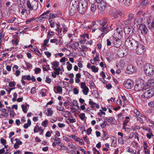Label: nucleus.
I'll use <instances>...</instances> for the list:
<instances>
[{"instance_id": "nucleus-53", "label": "nucleus", "mask_w": 154, "mask_h": 154, "mask_svg": "<svg viewBox=\"0 0 154 154\" xmlns=\"http://www.w3.org/2000/svg\"><path fill=\"white\" fill-rule=\"evenodd\" d=\"M136 62L137 64H141L142 62V58L141 57H138L136 59Z\"/></svg>"}, {"instance_id": "nucleus-58", "label": "nucleus", "mask_w": 154, "mask_h": 154, "mask_svg": "<svg viewBox=\"0 0 154 154\" xmlns=\"http://www.w3.org/2000/svg\"><path fill=\"white\" fill-rule=\"evenodd\" d=\"M92 150L94 154H100L99 151L95 148H93Z\"/></svg>"}, {"instance_id": "nucleus-22", "label": "nucleus", "mask_w": 154, "mask_h": 154, "mask_svg": "<svg viewBox=\"0 0 154 154\" xmlns=\"http://www.w3.org/2000/svg\"><path fill=\"white\" fill-rule=\"evenodd\" d=\"M50 11H48L46 12L43 13L38 18V19H45L47 18L48 17V14L50 13Z\"/></svg>"}, {"instance_id": "nucleus-38", "label": "nucleus", "mask_w": 154, "mask_h": 154, "mask_svg": "<svg viewBox=\"0 0 154 154\" xmlns=\"http://www.w3.org/2000/svg\"><path fill=\"white\" fill-rule=\"evenodd\" d=\"M59 17L58 14L53 13H51L49 14V19H51L52 18H55Z\"/></svg>"}, {"instance_id": "nucleus-55", "label": "nucleus", "mask_w": 154, "mask_h": 154, "mask_svg": "<svg viewBox=\"0 0 154 154\" xmlns=\"http://www.w3.org/2000/svg\"><path fill=\"white\" fill-rule=\"evenodd\" d=\"M34 71L35 74H38L41 72V69L40 68L37 67L35 68Z\"/></svg>"}, {"instance_id": "nucleus-2", "label": "nucleus", "mask_w": 154, "mask_h": 154, "mask_svg": "<svg viewBox=\"0 0 154 154\" xmlns=\"http://www.w3.org/2000/svg\"><path fill=\"white\" fill-rule=\"evenodd\" d=\"M143 71L147 76L151 77L154 74V66L150 64H147L144 66Z\"/></svg>"}, {"instance_id": "nucleus-33", "label": "nucleus", "mask_w": 154, "mask_h": 154, "mask_svg": "<svg viewBox=\"0 0 154 154\" xmlns=\"http://www.w3.org/2000/svg\"><path fill=\"white\" fill-rule=\"evenodd\" d=\"M68 146L69 148L75 150L77 149L76 146L73 144L71 142H69L68 143Z\"/></svg>"}, {"instance_id": "nucleus-62", "label": "nucleus", "mask_w": 154, "mask_h": 154, "mask_svg": "<svg viewBox=\"0 0 154 154\" xmlns=\"http://www.w3.org/2000/svg\"><path fill=\"white\" fill-rule=\"evenodd\" d=\"M16 18V17H13L11 19L8 20V23H13Z\"/></svg>"}, {"instance_id": "nucleus-45", "label": "nucleus", "mask_w": 154, "mask_h": 154, "mask_svg": "<svg viewBox=\"0 0 154 154\" xmlns=\"http://www.w3.org/2000/svg\"><path fill=\"white\" fill-rule=\"evenodd\" d=\"M69 137L72 138L75 141L78 142L79 138L75 135H72L69 136Z\"/></svg>"}, {"instance_id": "nucleus-50", "label": "nucleus", "mask_w": 154, "mask_h": 154, "mask_svg": "<svg viewBox=\"0 0 154 154\" xmlns=\"http://www.w3.org/2000/svg\"><path fill=\"white\" fill-rule=\"evenodd\" d=\"M148 27L149 29L153 28L154 29V20H153L152 23L150 24L149 23H148Z\"/></svg>"}, {"instance_id": "nucleus-6", "label": "nucleus", "mask_w": 154, "mask_h": 154, "mask_svg": "<svg viewBox=\"0 0 154 154\" xmlns=\"http://www.w3.org/2000/svg\"><path fill=\"white\" fill-rule=\"evenodd\" d=\"M77 4L76 2H70L69 8V12L70 14L72 15L76 12Z\"/></svg>"}, {"instance_id": "nucleus-9", "label": "nucleus", "mask_w": 154, "mask_h": 154, "mask_svg": "<svg viewBox=\"0 0 154 154\" xmlns=\"http://www.w3.org/2000/svg\"><path fill=\"white\" fill-rule=\"evenodd\" d=\"M123 85L125 88L131 89L134 86L133 82L132 80L128 79L124 82Z\"/></svg>"}, {"instance_id": "nucleus-41", "label": "nucleus", "mask_w": 154, "mask_h": 154, "mask_svg": "<svg viewBox=\"0 0 154 154\" xmlns=\"http://www.w3.org/2000/svg\"><path fill=\"white\" fill-rule=\"evenodd\" d=\"M54 35V32L53 31L48 32L47 35V37L48 38L50 39Z\"/></svg>"}, {"instance_id": "nucleus-29", "label": "nucleus", "mask_w": 154, "mask_h": 154, "mask_svg": "<svg viewBox=\"0 0 154 154\" xmlns=\"http://www.w3.org/2000/svg\"><path fill=\"white\" fill-rule=\"evenodd\" d=\"M105 120L110 124H113L115 123V119L112 117H106L105 118Z\"/></svg>"}, {"instance_id": "nucleus-4", "label": "nucleus", "mask_w": 154, "mask_h": 154, "mask_svg": "<svg viewBox=\"0 0 154 154\" xmlns=\"http://www.w3.org/2000/svg\"><path fill=\"white\" fill-rule=\"evenodd\" d=\"M100 24L101 27L99 29L103 32V33L100 37H103L104 35L106 34L109 31V29H111V27L109 26L107 28L106 27L107 26L106 25V23L105 21H101Z\"/></svg>"}, {"instance_id": "nucleus-21", "label": "nucleus", "mask_w": 154, "mask_h": 154, "mask_svg": "<svg viewBox=\"0 0 154 154\" xmlns=\"http://www.w3.org/2000/svg\"><path fill=\"white\" fill-rule=\"evenodd\" d=\"M53 69L55 70V72L57 74V75H59L60 74H62L63 72V71L64 70L63 67H62L61 68H53L52 67Z\"/></svg>"}, {"instance_id": "nucleus-63", "label": "nucleus", "mask_w": 154, "mask_h": 154, "mask_svg": "<svg viewBox=\"0 0 154 154\" xmlns=\"http://www.w3.org/2000/svg\"><path fill=\"white\" fill-rule=\"evenodd\" d=\"M84 140L88 144H89L90 142L88 139V137L87 136H85L83 137Z\"/></svg>"}, {"instance_id": "nucleus-60", "label": "nucleus", "mask_w": 154, "mask_h": 154, "mask_svg": "<svg viewBox=\"0 0 154 154\" xmlns=\"http://www.w3.org/2000/svg\"><path fill=\"white\" fill-rule=\"evenodd\" d=\"M45 81L46 83L50 84L51 82V79L49 77L47 76L46 78Z\"/></svg>"}, {"instance_id": "nucleus-61", "label": "nucleus", "mask_w": 154, "mask_h": 154, "mask_svg": "<svg viewBox=\"0 0 154 154\" xmlns=\"http://www.w3.org/2000/svg\"><path fill=\"white\" fill-rule=\"evenodd\" d=\"M79 45V44L78 42H73L72 44V46L74 48H77L78 47Z\"/></svg>"}, {"instance_id": "nucleus-12", "label": "nucleus", "mask_w": 154, "mask_h": 154, "mask_svg": "<svg viewBox=\"0 0 154 154\" xmlns=\"http://www.w3.org/2000/svg\"><path fill=\"white\" fill-rule=\"evenodd\" d=\"M120 39L121 38L115 37V38L113 40L112 42L114 46L116 47H119L120 45H121L122 42Z\"/></svg>"}, {"instance_id": "nucleus-37", "label": "nucleus", "mask_w": 154, "mask_h": 154, "mask_svg": "<svg viewBox=\"0 0 154 154\" xmlns=\"http://www.w3.org/2000/svg\"><path fill=\"white\" fill-rule=\"evenodd\" d=\"M148 133H147L146 136L149 139L151 138L153 136V135L152 133V131L150 129H149Z\"/></svg>"}, {"instance_id": "nucleus-15", "label": "nucleus", "mask_w": 154, "mask_h": 154, "mask_svg": "<svg viewBox=\"0 0 154 154\" xmlns=\"http://www.w3.org/2000/svg\"><path fill=\"white\" fill-rule=\"evenodd\" d=\"M124 32L125 34L132 35L134 33L133 29L131 26H128L124 29Z\"/></svg>"}, {"instance_id": "nucleus-24", "label": "nucleus", "mask_w": 154, "mask_h": 154, "mask_svg": "<svg viewBox=\"0 0 154 154\" xmlns=\"http://www.w3.org/2000/svg\"><path fill=\"white\" fill-rule=\"evenodd\" d=\"M15 140L16 141V142L14 145V147L15 149H16L19 147V145L22 144V142L17 138H16Z\"/></svg>"}, {"instance_id": "nucleus-10", "label": "nucleus", "mask_w": 154, "mask_h": 154, "mask_svg": "<svg viewBox=\"0 0 154 154\" xmlns=\"http://www.w3.org/2000/svg\"><path fill=\"white\" fill-rule=\"evenodd\" d=\"M124 29L122 28H117L114 31V37L121 38L123 34Z\"/></svg>"}, {"instance_id": "nucleus-36", "label": "nucleus", "mask_w": 154, "mask_h": 154, "mask_svg": "<svg viewBox=\"0 0 154 154\" xmlns=\"http://www.w3.org/2000/svg\"><path fill=\"white\" fill-rule=\"evenodd\" d=\"M123 2L125 5L128 6L131 4V0H123Z\"/></svg>"}, {"instance_id": "nucleus-43", "label": "nucleus", "mask_w": 154, "mask_h": 154, "mask_svg": "<svg viewBox=\"0 0 154 154\" xmlns=\"http://www.w3.org/2000/svg\"><path fill=\"white\" fill-rule=\"evenodd\" d=\"M117 118H118V120H122L124 118V116L122 113H119L116 116Z\"/></svg>"}, {"instance_id": "nucleus-48", "label": "nucleus", "mask_w": 154, "mask_h": 154, "mask_svg": "<svg viewBox=\"0 0 154 154\" xmlns=\"http://www.w3.org/2000/svg\"><path fill=\"white\" fill-rule=\"evenodd\" d=\"M125 63L123 60H121L120 61L119 63L118 64V65H117L116 66H119L121 68H122L124 67V66Z\"/></svg>"}, {"instance_id": "nucleus-57", "label": "nucleus", "mask_w": 154, "mask_h": 154, "mask_svg": "<svg viewBox=\"0 0 154 154\" xmlns=\"http://www.w3.org/2000/svg\"><path fill=\"white\" fill-rule=\"evenodd\" d=\"M105 114H106L105 112L101 110H100V112H98L97 113L98 115L99 116H100V117L101 116L103 115H105Z\"/></svg>"}, {"instance_id": "nucleus-25", "label": "nucleus", "mask_w": 154, "mask_h": 154, "mask_svg": "<svg viewBox=\"0 0 154 154\" xmlns=\"http://www.w3.org/2000/svg\"><path fill=\"white\" fill-rule=\"evenodd\" d=\"M26 5L28 8L31 10H32L33 9H34V7L35 8V10H36L37 8V7L35 8L36 6H35L34 7L33 4H31L30 1H27Z\"/></svg>"}, {"instance_id": "nucleus-13", "label": "nucleus", "mask_w": 154, "mask_h": 154, "mask_svg": "<svg viewBox=\"0 0 154 154\" xmlns=\"http://www.w3.org/2000/svg\"><path fill=\"white\" fill-rule=\"evenodd\" d=\"M33 131L34 133L38 132L39 133V134L43 135L44 134V130L42 127H39L38 125L35 126L34 129Z\"/></svg>"}, {"instance_id": "nucleus-5", "label": "nucleus", "mask_w": 154, "mask_h": 154, "mask_svg": "<svg viewBox=\"0 0 154 154\" xmlns=\"http://www.w3.org/2000/svg\"><path fill=\"white\" fill-rule=\"evenodd\" d=\"M142 19H140L139 20H137V19L135 20L134 23L136 24L138 23V25H137L138 28H139V29L140 31L141 32L144 34H147L148 30L145 25L143 24H140L141 22L142 21Z\"/></svg>"}, {"instance_id": "nucleus-39", "label": "nucleus", "mask_w": 154, "mask_h": 154, "mask_svg": "<svg viewBox=\"0 0 154 154\" xmlns=\"http://www.w3.org/2000/svg\"><path fill=\"white\" fill-rule=\"evenodd\" d=\"M28 106L27 104H23L21 105V107L22 109V110L23 112L25 113H26L27 112V106Z\"/></svg>"}, {"instance_id": "nucleus-34", "label": "nucleus", "mask_w": 154, "mask_h": 154, "mask_svg": "<svg viewBox=\"0 0 154 154\" xmlns=\"http://www.w3.org/2000/svg\"><path fill=\"white\" fill-rule=\"evenodd\" d=\"M103 140H107L109 138L110 136L106 132L103 131Z\"/></svg>"}, {"instance_id": "nucleus-8", "label": "nucleus", "mask_w": 154, "mask_h": 154, "mask_svg": "<svg viewBox=\"0 0 154 154\" xmlns=\"http://www.w3.org/2000/svg\"><path fill=\"white\" fill-rule=\"evenodd\" d=\"M154 95V88H151L143 93L141 95L142 98H150Z\"/></svg>"}, {"instance_id": "nucleus-1", "label": "nucleus", "mask_w": 154, "mask_h": 154, "mask_svg": "<svg viewBox=\"0 0 154 154\" xmlns=\"http://www.w3.org/2000/svg\"><path fill=\"white\" fill-rule=\"evenodd\" d=\"M125 44L128 45L131 50L135 51L137 54L141 55L145 51V47L132 38L129 37L127 38Z\"/></svg>"}, {"instance_id": "nucleus-3", "label": "nucleus", "mask_w": 154, "mask_h": 154, "mask_svg": "<svg viewBox=\"0 0 154 154\" xmlns=\"http://www.w3.org/2000/svg\"><path fill=\"white\" fill-rule=\"evenodd\" d=\"M149 86L142 80L140 83H137L135 86L134 89L136 91H143L148 88Z\"/></svg>"}, {"instance_id": "nucleus-27", "label": "nucleus", "mask_w": 154, "mask_h": 154, "mask_svg": "<svg viewBox=\"0 0 154 154\" xmlns=\"http://www.w3.org/2000/svg\"><path fill=\"white\" fill-rule=\"evenodd\" d=\"M54 142L52 144L54 147H55L57 145H58L60 142L61 140L60 138L55 137L54 139Z\"/></svg>"}, {"instance_id": "nucleus-59", "label": "nucleus", "mask_w": 154, "mask_h": 154, "mask_svg": "<svg viewBox=\"0 0 154 154\" xmlns=\"http://www.w3.org/2000/svg\"><path fill=\"white\" fill-rule=\"evenodd\" d=\"M66 58L65 57H63L60 60V62L61 63H62V65H64L65 64V62L66 61Z\"/></svg>"}, {"instance_id": "nucleus-42", "label": "nucleus", "mask_w": 154, "mask_h": 154, "mask_svg": "<svg viewBox=\"0 0 154 154\" xmlns=\"http://www.w3.org/2000/svg\"><path fill=\"white\" fill-rule=\"evenodd\" d=\"M22 79L24 80H27L29 81L31 80V77L30 75H24L22 76Z\"/></svg>"}, {"instance_id": "nucleus-30", "label": "nucleus", "mask_w": 154, "mask_h": 154, "mask_svg": "<svg viewBox=\"0 0 154 154\" xmlns=\"http://www.w3.org/2000/svg\"><path fill=\"white\" fill-rule=\"evenodd\" d=\"M50 39L48 38L45 39L43 43V45L42 46V48L45 49L46 48L45 47H49L50 45L49 44L48 45L47 44L49 42V40Z\"/></svg>"}, {"instance_id": "nucleus-7", "label": "nucleus", "mask_w": 154, "mask_h": 154, "mask_svg": "<svg viewBox=\"0 0 154 154\" xmlns=\"http://www.w3.org/2000/svg\"><path fill=\"white\" fill-rule=\"evenodd\" d=\"M87 5V3L85 1H81L77 8L79 12L82 14L84 13L86 10Z\"/></svg>"}, {"instance_id": "nucleus-40", "label": "nucleus", "mask_w": 154, "mask_h": 154, "mask_svg": "<svg viewBox=\"0 0 154 154\" xmlns=\"http://www.w3.org/2000/svg\"><path fill=\"white\" fill-rule=\"evenodd\" d=\"M147 84L149 86V88L150 87V85L152 86H154V79H150L148 80Z\"/></svg>"}, {"instance_id": "nucleus-44", "label": "nucleus", "mask_w": 154, "mask_h": 154, "mask_svg": "<svg viewBox=\"0 0 154 154\" xmlns=\"http://www.w3.org/2000/svg\"><path fill=\"white\" fill-rule=\"evenodd\" d=\"M89 88L88 87H87L85 88L82 89V92L85 95H87L88 92H89Z\"/></svg>"}, {"instance_id": "nucleus-46", "label": "nucleus", "mask_w": 154, "mask_h": 154, "mask_svg": "<svg viewBox=\"0 0 154 154\" xmlns=\"http://www.w3.org/2000/svg\"><path fill=\"white\" fill-rule=\"evenodd\" d=\"M91 69L92 71L94 73L97 72L98 71V68L94 66H92Z\"/></svg>"}, {"instance_id": "nucleus-35", "label": "nucleus", "mask_w": 154, "mask_h": 154, "mask_svg": "<svg viewBox=\"0 0 154 154\" xmlns=\"http://www.w3.org/2000/svg\"><path fill=\"white\" fill-rule=\"evenodd\" d=\"M42 67L44 71H48L50 69L49 65L48 64H44L43 65Z\"/></svg>"}, {"instance_id": "nucleus-51", "label": "nucleus", "mask_w": 154, "mask_h": 154, "mask_svg": "<svg viewBox=\"0 0 154 154\" xmlns=\"http://www.w3.org/2000/svg\"><path fill=\"white\" fill-rule=\"evenodd\" d=\"M46 91L45 89H42L40 91V94L42 97H45L46 95Z\"/></svg>"}, {"instance_id": "nucleus-26", "label": "nucleus", "mask_w": 154, "mask_h": 154, "mask_svg": "<svg viewBox=\"0 0 154 154\" xmlns=\"http://www.w3.org/2000/svg\"><path fill=\"white\" fill-rule=\"evenodd\" d=\"M67 120L68 121H67L66 122L68 124H69V123H74L76 122V119L75 118H74L72 115H71L69 117V118L67 119Z\"/></svg>"}, {"instance_id": "nucleus-11", "label": "nucleus", "mask_w": 154, "mask_h": 154, "mask_svg": "<svg viewBox=\"0 0 154 154\" xmlns=\"http://www.w3.org/2000/svg\"><path fill=\"white\" fill-rule=\"evenodd\" d=\"M135 72V67L131 65H128L125 70L126 73L128 74H131Z\"/></svg>"}, {"instance_id": "nucleus-56", "label": "nucleus", "mask_w": 154, "mask_h": 154, "mask_svg": "<svg viewBox=\"0 0 154 154\" xmlns=\"http://www.w3.org/2000/svg\"><path fill=\"white\" fill-rule=\"evenodd\" d=\"M79 116L80 119L82 120H84L85 118V115L84 113H81Z\"/></svg>"}, {"instance_id": "nucleus-17", "label": "nucleus", "mask_w": 154, "mask_h": 154, "mask_svg": "<svg viewBox=\"0 0 154 154\" xmlns=\"http://www.w3.org/2000/svg\"><path fill=\"white\" fill-rule=\"evenodd\" d=\"M81 40L80 41L81 44H84L87 40V38H88L89 35L87 34L81 35Z\"/></svg>"}, {"instance_id": "nucleus-16", "label": "nucleus", "mask_w": 154, "mask_h": 154, "mask_svg": "<svg viewBox=\"0 0 154 154\" xmlns=\"http://www.w3.org/2000/svg\"><path fill=\"white\" fill-rule=\"evenodd\" d=\"M98 3V7L99 10H103L105 9L106 4L104 1Z\"/></svg>"}, {"instance_id": "nucleus-28", "label": "nucleus", "mask_w": 154, "mask_h": 154, "mask_svg": "<svg viewBox=\"0 0 154 154\" xmlns=\"http://www.w3.org/2000/svg\"><path fill=\"white\" fill-rule=\"evenodd\" d=\"M54 90L55 93L61 94L62 92V89L61 87H54Z\"/></svg>"}, {"instance_id": "nucleus-23", "label": "nucleus", "mask_w": 154, "mask_h": 154, "mask_svg": "<svg viewBox=\"0 0 154 154\" xmlns=\"http://www.w3.org/2000/svg\"><path fill=\"white\" fill-rule=\"evenodd\" d=\"M118 135L121 136V137L119 138L118 142L121 144H124L125 143V141L122 138L123 136V133L121 132H119L118 133Z\"/></svg>"}, {"instance_id": "nucleus-19", "label": "nucleus", "mask_w": 154, "mask_h": 154, "mask_svg": "<svg viewBox=\"0 0 154 154\" xmlns=\"http://www.w3.org/2000/svg\"><path fill=\"white\" fill-rule=\"evenodd\" d=\"M134 20L133 14H130L128 15V20L125 21L124 23L126 25L130 24Z\"/></svg>"}, {"instance_id": "nucleus-31", "label": "nucleus", "mask_w": 154, "mask_h": 154, "mask_svg": "<svg viewBox=\"0 0 154 154\" xmlns=\"http://www.w3.org/2000/svg\"><path fill=\"white\" fill-rule=\"evenodd\" d=\"M111 138L112 140L111 146L115 147L116 146V137L114 136L111 137Z\"/></svg>"}, {"instance_id": "nucleus-64", "label": "nucleus", "mask_w": 154, "mask_h": 154, "mask_svg": "<svg viewBox=\"0 0 154 154\" xmlns=\"http://www.w3.org/2000/svg\"><path fill=\"white\" fill-rule=\"evenodd\" d=\"M107 124V122L106 121H104L102 124L100 125V126L102 128H105Z\"/></svg>"}, {"instance_id": "nucleus-20", "label": "nucleus", "mask_w": 154, "mask_h": 154, "mask_svg": "<svg viewBox=\"0 0 154 154\" xmlns=\"http://www.w3.org/2000/svg\"><path fill=\"white\" fill-rule=\"evenodd\" d=\"M143 144L144 145L143 149L144 150V153L146 154H149L150 151L148 148L149 146L148 145L147 142L146 141L143 142Z\"/></svg>"}, {"instance_id": "nucleus-14", "label": "nucleus", "mask_w": 154, "mask_h": 154, "mask_svg": "<svg viewBox=\"0 0 154 154\" xmlns=\"http://www.w3.org/2000/svg\"><path fill=\"white\" fill-rule=\"evenodd\" d=\"M100 55L99 54H97L95 57L94 59L91 60V63L94 65H97L100 60L99 59Z\"/></svg>"}, {"instance_id": "nucleus-54", "label": "nucleus", "mask_w": 154, "mask_h": 154, "mask_svg": "<svg viewBox=\"0 0 154 154\" xmlns=\"http://www.w3.org/2000/svg\"><path fill=\"white\" fill-rule=\"evenodd\" d=\"M49 21L50 22V25L51 28H54L55 26L53 20L51 19H49Z\"/></svg>"}, {"instance_id": "nucleus-49", "label": "nucleus", "mask_w": 154, "mask_h": 154, "mask_svg": "<svg viewBox=\"0 0 154 154\" xmlns=\"http://www.w3.org/2000/svg\"><path fill=\"white\" fill-rule=\"evenodd\" d=\"M48 120L47 119H46L45 121H44L42 122V125L44 128H45L47 127V125L48 124Z\"/></svg>"}, {"instance_id": "nucleus-52", "label": "nucleus", "mask_w": 154, "mask_h": 154, "mask_svg": "<svg viewBox=\"0 0 154 154\" xmlns=\"http://www.w3.org/2000/svg\"><path fill=\"white\" fill-rule=\"evenodd\" d=\"M24 62H25V65L27 66L28 69H31L32 66V65L29 63L26 62L25 61Z\"/></svg>"}, {"instance_id": "nucleus-18", "label": "nucleus", "mask_w": 154, "mask_h": 154, "mask_svg": "<svg viewBox=\"0 0 154 154\" xmlns=\"http://www.w3.org/2000/svg\"><path fill=\"white\" fill-rule=\"evenodd\" d=\"M150 3L149 0H144L142 1L140 3L139 6L140 8L142 9L145 8L146 6L149 4Z\"/></svg>"}, {"instance_id": "nucleus-47", "label": "nucleus", "mask_w": 154, "mask_h": 154, "mask_svg": "<svg viewBox=\"0 0 154 154\" xmlns=\"http://www.w3.org/2000/svg\"><path fill=\"white\" fill-rule=\"evenodd\" d=\"M51 64L54 67V68H57L59 66V62L55 61L52 62Z\"/></svg>"}, {"instance_id": "nucleus-32", "label": "nucleus", "mask_w": 154, "mask_h": 154, "mask_svg": "<svg viewBox=\"0 0 154 154\" xmlns=\"http://www.w3.org/2000/svg\"><path fill=\"white\" fill-rule=\"evenodd\" d=\"M53 112V110L50 108H48L47 110L46 114L48 116H52Z\"/></svg>"}]
</instances>
